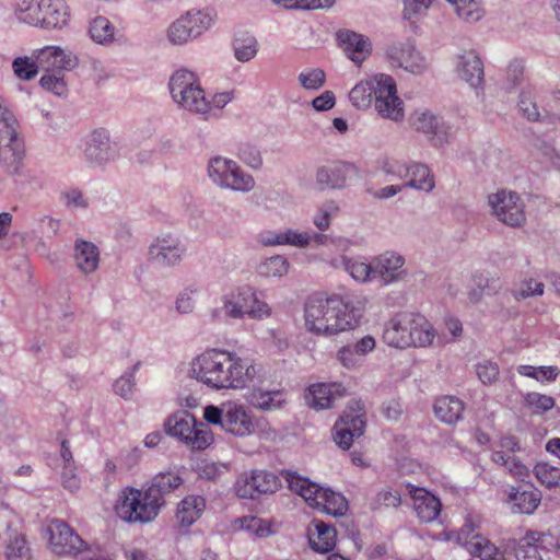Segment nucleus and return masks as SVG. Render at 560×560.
I'll return each instance as SVG.
<instances>
[{
	"instance_id": "obj_34",
	"label": "nucleus",
	"mask_w": 560,
	"mask_h": 560,
	"mask_svg": "<svg viewBox=\"0 0 560 560\" xmlns=\"http://www.w3.org/2000/svg\"><path fill=\"white\" fill-rule=\"evenodd\" d=\"M206 500L201 495H187L177 506L176 518L182 527L188 528L203 513Z\"/></svg>"
},
{
	"instance_id": "obj_57",
	"label": "nucleus",
	"mask_w": 560,
	"mask_h": 560,
	"mask_svg": "<svg viewBox=\"0 0 560 560\" xmlns=\"http://www.w3.org/2000/svg\"><path fill=\"white\" fill-rule=\"evenodd\" d=\"M325 72L322 69H308L302 71L298 80L305 90H319L325 84Z\"/></svg>"
},
{
	"instance_id": "obj_31",
	"label": "nucleus",
	"mask_w": 560,
	"mask_h": 560,
	"mask_svg": "<svg viewBox=\"0 0 560 560\" xmlns=\"http://www.w3.org/2000/svg\"><path fill=\"white\" fill-rule=\"evenodd\" d=\"M73 259L82 273L90 275L98 268L100 250L94 243L78 238L73 246Z\"/></svg>"
},
{
	"instance_id": "obj_26",
	"label": "nucleus",
	"mask_w": 560,
	"mask_h": 560,
	"mask_svg": "<svg viewBox=\"0 0 560 560\" xmlns=\"http://www.w3.org/2000/svg\"><path fill=\"white\" fill-rule=\"evenodd\" d=\"M346 388L339 383H318L308 387L306 404L314 409L331 408L335 400L343 396Z\"/></svg>"
},
{
	"instance_id": "obj_48",
	"label": "nucleus",
	"mask_w": 560,
	"mask_h": 560,
	"mask_svg": "<svg viewBox=\"0 0 560 560\" xmlns=\"http://www.w3.org/2000/svg\"><path fill=\"white\" fill-rule=\"evenodd\" d=\"M524 406L536 413H544L551 410L556 400L553 397L537 392H528L523 395Z\"/></svg>"
},
{
	"instance_id": "obj_11",
	"label": "nucleus",
	"mask_w": 560,
	"mask_h": 560,
	"mask_svg": "<svg viewBox=\"0 0 560 560\" xmlns=\"http://www.w3.org/2000/svg\"><path fill=\"white\" fill-rule=\"evenodd\" d=\"M281 487L280 478L272 471L252 469L242 472L234 483V491L241 499L257 500L275 493Z\"/></svg>"
},
{
	"instance_id": "obj_40",
	"label": "nucleus",
	"mask_w": 560,
	"mask_h": 560,
	"mask_svg": "<svg viewBox=\"0 0 560 560\" xmlns=\"http://www.w3.org/2000/svg\"><path fill=\"white\" fill-rule=\"evenodd\" d=\"M313 523L316 535L310 537L311 547L322 553L331 551L336 546V529L322 521L315 520Z\"/></svg>"
},
{
	"instance_id": "obj_14",
	"label": "nucleus",
	"mask_w": 560,
	"mask_h": 560,
	"mask_svg": "<svg viewBox=\"0 0 560 560\" xmlns=\"http://www.w3.org/2000/svg\"><path fill=\"white\" fill-rule=\"evenodd\" d=\"M411 127L425 135L434 147H443L452 138V127L430 109H417L410 117Z\"/></svg>"
},
{
	"instance_id": "obj_55",
	"label": "nucleus",
	"mask_w": 560,
	"mask_h": 560,
	"mask_svg": "<svg viewBox=\"0 0 560 560\" xmlns=\"http://www.w3.org/2000/svg\"><path fill=\"white\" fill-rule=\"evenodd\" d=\"M40 86L58 96L66 94L67 84L61 75V71L46 72L39 80Z\"/></svg>"
},
{
	"instance_id": "obj_18",
	"label": "nucleus",
	"mask_w": 560,
	"mask_h": 560,
	"mask_svg": "<svg viewBox=\"0 0 560 560\" xmlns=\"http://www.w3.org/2000/svg\"><path fill=\"white\" fill-rule=\"evenodd\" d=\"M375 281L381 285H389L402 280L407 276L406 259L402 255L387 250L372 258Z\"/></svg>"
},
{
	"instance_id": "obj_39",
	"label": "nucleus",
	"mask_w": 560,
	"mask_h": 560,
	"mask_svg": "<svg viewBox=\"0 0 560 560\" xmlns=\"http://www.w3.org/2000/svg\"><path fill=\"white\" fill-rule=\"evenodd\" d=\"M341 266L358 282L369 283L375 281L372 259L366 261L361 257H341Z\"/></svg>"
},
{
	"instance_id": "obj_8",
	"label": "nucleus",
	"mask_w": 560,
	"mask_h": 560,
	"mask_svg": "<svg viewBox=\"0 0 560 560\" xmlns=\"http://www.w3.org/2000/svg\"><path fill=\"white\" fill-rule=\"evenodd\" d=\"M208 176L211 182L222 189L248 192L254 189L256 182L235 161L214 156L208 162Z\"/></svg>"
},
{
	"instance_id": "obj_58",
	"label": "nucleus",
	"mask_w": 560,
	"mask_h": 560,
	"mask_svg": "<svg viewBox=\"0 0 560 560\" xmlns=\"http://www.w3.org/2000/svg\"><path fill=\"white\" fill-rule=\"evenodd\" d=\"M238 159L254 170H259L262 165V158L257 147L250 143H243L238 147Z\"/></svg>"
},
{
	"instance_id": "obj_4",
	"label": "nucleus",
	"mask_w": 560,
	"mask_h": 560,
	"mask_svg": "<svg viewBox=\"0 0 560 560\" xmlns=\"http://www.w3.org/2000/svg\"><path fill=\"white\" fill-rule=\"evenodd\" d=\"M271 310L269 305L259 300L256 291L249 287H240L223 298V305L211 312L214 322L226 319H242L248 316L252 319L261 320L269 317Z\"/></svg>"
},
{
	"instance_id": "obj_51",
	"label": "nucleus",
	"mask_w": 560,
	"mask_h": 560,
	"mask_svg": "<svg viewBox=\"0 0 560 560\" xmlns=\"http://www.w3.org/2000/svg\"><path fill=\"white\" fill-rule=\"evenodd\" d=\"M401 503L400 493L392 488L380 490L375 497L370 500V508L373 511L382 508H397Z\"/></svg>"
},
{
	"instance_id": "obj_24",
	"label": "nucleus",
	"mask_w": 560,
	"mask_h": 560,
	"mask_svg": "<svg viewBox=\"0 0 560 560\" xmlns=\"http://www.w3.org/2000/svg\"><path fill=\"white\" fill-rule=\"evenodd\" d=\"M281 475L290 490L301 495L311 506L319 509V501L326 495V489L291 470H283Z\"/></svg>"
},
{
	"instance_id": "obj_54",
	"label": "nucleus",
	"mask_w": 560,
	"mask_h": 560,
	"mask_svg": "<svg viewBox=\"0 0 560 560\" xmlns=\"http://www.w3.org/2000/svg\"><path fill=\"white\" fill-rule=\"evenodd\" d=\"M518 108L524 117L529 121H538L540 113L534 101V92L532 89H524L520 94Z\"/></svg>"
},
{
	"instance_id": "obj_3",
	"label": "nucleus",
	"mask_w": 560,
	"mask_h": 560,
	"mask_svg": "<svg viewBox=\"0 0 560 560\" xmlns=\"http://www.w3.org/2000/svg\"><path fill=\"white\" fill-rule=\"evenodd\" d=\"M434 338L432 325L419 313H397L384 325L383 341L393 348L427 347Z\"/></svg>"
},
{
	"instance_id": "obj_53",
	"label": "nucleus",
	"mask_w": 560,
	"mask_h": 560,
	"mask_svg": "<svg viewBox=\"0 0 560 560\" xmlns=\"http://www.w3.org/2000/svg\"><path fill=\"white\" fill-rule=\"evenodd\" d=\"M534 474L538 481L547 488H553L560 483V468L548 463H538L534 468Z\"/></svg>"
},
{
	"instance_id": "obj_47",
	"label": "nucleus",
	"mask_w": 560,
	"mask_h": 560,
	"mask_svg": "<svg viewBox=\"0 0 560 560\" xmlns=\"http://www.w3.org/2000/svg\"><path fill=\"white\" fill-rule=\"evenodd\" d=\"M12 70L14 75L21 81H31L39 72V66L32 57H16L12 61Z\"/></svg>"
},
{
	"instance_id": "obj_30",
	"label": "nucleus",
	"mask_w": 560,
	"mask_h": 560,
	"mask_svg": "<svg viewBox=\"0 0 560 560\" xmlns=\"http://www.w3.org/2000/svg\"><path fill=\"white\" fill-rule=\"evenodd\" d=\"M456 69L459 77L472 88H478L483 82V63L475 50L460 55Z\"/></svg>"
},
{
	"instance_id": "obj_38",
	"label": "nucleus",
	"mask_w": 560,
	"mask_h": 560,
	"mask_svg": "<svg viewBox=\"0 0 560 560\" xmlns=\"http://www.w3.org/2000/svg\"><path fill=\"white\" fill-rule=\"evenodd\" d=\"M312 240V235L307 232H296L294 230H285L279 233H268L261 236V243L267 246L275 245H293L298 247H306Z\"/></svg>"
},
{
	"instance_id": "obj_32",
	"label": "nucleus",
	"mask_w": 560,
	"mask_h": 560,
	"mask_svg": "<svg viewBox=\"0 0 560 560\" xmlns=\"http://www.w3.org/2000/svg\"><path fill=\"white\" fill-rule=\"evenodd\" d=\"M508 501L512 503V511L521 514H532L538 508L541 501L539 490H523L511 487L508 492Z\"/></svg>"
},
{
	"instance_id": "obj_45",
	"label": "nucleus",
	"mask_w": 560,
	"mask_h": 560,
	"mask_svg": "<svg viewBox=\"0 0 560 560\" xmlns=\"http://www.w3.org/2000/svg\"><path fill=\"white\" fill-rule=\"evenodd\" d=\"M455 7L457 15L467 22H478L485 11L481 0H446Z\"/></svg>"
},
{
	"instance_id": "obj_17",
	"label": "nucleus",
	"mask_w": 560,
	"mask_h": 560,
	"mask_svg": "<svg viewBox=\"0 0 560 560\" xmlns=\"http://www.w3.org/2000/svg\"><path fill=\"white\" fill-rule=\"evenodd\" d=\"M49 544L59 556H77L86 549V542L63 521L54 520L47 527Z\"/></svg>"
},
{
	"instance_id": "obj_15",
	"label": "nucleus",
	"mask_w": 560,
	"mask_h": 560,
	"mask_svg": "<svg viewBox=\"0 0 560 560\" xmlns=\"http://www.w3.org/2000/svg\"><path fill=\"white\" fill-rule=\"evenodd\" d=\"M365 413L360 401H354L353 406H349L348 410L336 421L334 425V441L336 444L348 450L352 445L355 438H360L364 433L366 425Z\"/></svg>"
},
{
	"instance_id": "obj_61",
	"label": "nucleus",
	"mask_w": 560,
	"mask_h": 560,
	"mask_svg": "<svg viewBox=\"0 0 560 560\" xmlns=\"http://www.w3.org/2000/svg\"><path fill=\"white\" fill-rule=\"evenodd\" d=\"M476 373L482 384L490 385L497 382L500 371L495 362L482 361L476 365Z\"/></svg>"
},
{
	"instance_id": "obj_20",
	"label": "nucleus",
	"mask_w": 560,
	"mask_h": 560,
	"mask_svg": "<svg viewBox=\"0 0 560 560\" xmlns=\"http://www.w3.org/2000/svg\"><path fill=\"white\" fill-rule=\"evenodd\" d=\"M355 173L357 168L350 163L331 162L317 167L315 182L320 190L341 189Z\"/></svg>"
},
{
	"instance_id": "obj_49",
	"label": "nucleus",
	"mask_w": 560,
	"mask_h": 560,
	"mask_svg": "<svg viewBox=\"0 0 560 560\" xmlns=\"http://www.w3.org/2000/svg\"><path fill=\"white\" fill-rule=\"evenodd\" d=\"M319 502V508L327 514L334 516L343 515L348 509L345 497L329 489H326V495Z\"/></svg>"
},
{
	"instance_id": "obj_37",
	"label": "nucleus",
	"mask_w": 560,
	"mask_h": 560,
	"mask_svg": "<svg viewBox=\"0 0 560 560\" xmlns=\"http://www.w3.org/2000/svg\"><path fill=\"white\" fill-rule=\"evenodd\" d=\"M407 170L408 182L404 185V187H410L425 192H429L434 188V177L427 165L412 162L408 164Z\"/></svg>"
},
{
	"instance_id": "obj_44",
	"label": "nucleus",
	"mask_w": 560,
	"mask_h": 560,
	"mask_svg": "<svg viewBox=\"0 0 560 560\" xmlns=\"http://www.w3.org/2000/svg\"><path fill=\"white\" fill-rule=\"evenodd\" d=\"M39 0H13L12 8L20 22L32 26H38L39 20Z\"/></svg>"
},
{
	"instance_id": "obj_64",
	"label": "nucleus",
	"mask_w": 560,
	"mask_h": 560,
	"mask_svg": "<svg viewBox=\"0 0 560 560\" xmlns=\"http://www.w3.org/2000/svg\"><path fill=\"white\" fill-rule=\"evenodd\" d=\"M359 355L352 346H343L337 352L338 361L347 369H353L359 365Z\"/></svg>"
},
{
	"instance_id": "obj_5",
	"label": "nucleus",
	"mask_w": 560,
	"mask_h": 560,
	"mask_svg": "<svg viewBox=\"0 0 560 560\" xmlns=\"http://www.w3.org/2000/svg\"><path fill=\"white\" fill-rule=\"evenodd\" d=\"M168 88L173 101L180 109L203 117L210 113V102L195 72L185 68L176 70L171 75Z\"/></svg>"
},
{
	"instance_id": "obj_52",
	"label": "nucleus",
	"mask_w": 560,
	"mask_h": 560,
	"mask_svg": "<svg viewBox=\"0 0 560 560\" xmlns=\"http://www.w3.org/2000/svg\"><path fill=\"white\" fill-rule=\"evenodd\" d=\"M338 211V203L335 200H327L317 208L313 223L318 230L325 231L330 226V220Z\"/></svg>"
},
{
	"instance_id": "obj_19",
	"label": "nucleus",
	"mask_w": 560,
	"mask_h": 560,
	"mask_svg": "<svg viewBox=\"0 0 560 560\" xmlns=\"http://www.w3.org/2000/svg\"><path fill=\"white\" fill-rule=\"evenodd\" d=\"M386 57L392 67L404 68L413 74H419L427 68L425 59L410 42L390 45Z\"/></svg>"
},
{
	"instance_id": "obj_56",
	"label": "nucleus",
	"mask_w": 560,
	"mask_h": 560,
	"mask_svg": "<svg viewBox=\"0 0 560 560\" xmlns=\"http://www.w3.org/2000/svg\"><path fill=\"white\" fill-rule=\"evenodd\" d=\"M140 368V362H137L130 371L126 372L114 383V390L122 398H129L135 388V374Z\"/></svg>"
},
{
	"instance_id": "obj_7",
	"label": "nucleus",
	"mask_w": 560,
	"mask_h": 560,
	"mask_svg": "<svg viewBox=\"0 0 560 560\" xmlns=\"http://www.w3.org/2000/svg\"><path fill=\"white\" fill-rule=\"evenodd\" d=\"M25 139L19 121L0 126V168L9 176H23L25 170Z\"/></svg>"
},
{
	"instance_id": "obj_12",
	"label": "nucleus",
	"mask_w": 560,
	"mask_h": 560,
	"mask_svg": "<svg viewBox=\"0 0 560 560\" xmlns=\"http://www.w3.org/2000/svg\"><path fill=\"white\" fill-rule=\"evenodd\" d=\"M213 23L207 11H188L167 28V38L173 45H184L203 34Z\"/></svg>"
},
{
	"instance_id": "obj_43",
	"label": "nucleus",
	"mask_w": 560,
	"mask_h": 560,
	"mask_svg": "<svg viewBox=\"0 0 560 560\" xmlns=\"http://www.w3.org/2000/svg\"><path fill=\"white\" fill-rule=\"evenodd\" d=\"M235 58L241 62L252 60L258 52V42L255 36L248 33H238L233 40Z\"/></svg>"
},
{
	"instance_id": "obj_42",
	"label": "nucleus",
	"mask_w": 560,
	"mask_h": 560,
	"mask_svg": "<svg viewBox=\"0 0 560 560\" xmlns=\"http://www.w3.org/2000/svg\"><path fill=\"white\" fill-rule=\"evenodd\" d=\"M540 534L535 532L527 533L522 537L514 549L517 560H542L538 541Z\"/></svg>"
},
{
	"instance_id": "obj_27",
	"label": "nucleus",
	"mask_w": 560,
	"mask_h": 560,
	"mask_svg": "<svg viewBox=\"0 0 560 560\" xmlns=\"http://www.w3.org/2000/svg\"><path fill=\"white\" fill-rule=\"evenodd\" d=\"M257 375L254 377L253 383L247 387H252L246 395V400L250 406L262 411H271L280 409L285 404L284 394L279 389H262L257 386Z\"/></svg>"
},
{
	"instance_id": "obj_21",
	"label": "nucleus",
	"mask_w": 560,
	"mask_h": 560,
	"mask_svg": "<svg viewBox=\"0 0 560 560\" xmlns=\"http://www.w3.org/2000/svg\"><path fill=\"white\" fill-rule=\"evenodd\" d=\"M33 58L39 66V71L56 72L71 70L78 65V58L71 52L57 46H46L33 52Z\"/></svg>"
},
{
	"instance_id": "obj_36",
	"label": "nucleus",
	"mask_w": 560,
	"mask_h": 560,
	"mask_svg": "<svg viewBox=\"0 0 560 560\" xmlns=\"http://www.w3.org/2000/svg\"><path fill=\"white\" fill-rule=\"evenodd\" d=\"M464 402L455 396H443L435 400L434 413L443 422L454 424L462 419Z\"/></svg>"
},
{
	"instance_id": "obj_46",
	"label": "nucleus",
	"mask_w": 560,
	"mask_h": 560,
	"mask_svg": "<svg viewBox=\"0 0 560 560\" xmlns=\"http://www.w3.org/2000/svg\"><path fill=\"white\" fill-rule=\"evenodd\" d=\"M477 538L468 551L472 557L481 560H505L504 553L485 536H475Z\"/></svg>"
},
{
	"instance_id": "obj_22",
	"label": "nucleus",
	"mask_w": 560,
	"mask_h": 560,
	"mask_svg": "<svg viewBox=\"0 0 560 560\" xmlns=\"http://www.w3.org/2000/svg\"><path fill=\"white\" fill-rule=\"evenodd\" d=\"M84 155L90 163L102 165L115 156L109 133L105 129L93 130L85 139Z\"/></svg>"
},
{
	"instance_id": "obj_59",
	"label": "nucleus",
	"mask_w": 560,
	"mask_h": 560,
	"mask_svg": "<svg viewBox=\"0 0 560 560\" xmlns=\"http://www.w3.org/2000/svg\"><path fill=\"white\" fill-rule=\"evenodd\" d=\"M241 527L258 537H267L272 533L269 524L256 516L241 518Z\"/></svg>"
},
{
	"instance_id": "obj_10",
	"label": "nucleus",
	"mask_w": 560,
	"mask_h": 560,
	"mask_svg": "<svg viewBox=\"0 0 560 560\" xmlns=\"http://www.w3.org/2000/svg\"><path fill=\"white\" fill-rule=\"evenodd\" d=\"M165 431L194 450H205L213 440L208 425L203 422H198L187 411H179L170 416L165 422Z\"/></svg>"
},
{
	"instance_id": "obj_6",
	"label": "nucleus",
	"mask_w": 560,
	"mask_h": 560,
	"mask_svg": "<svg viewBox=\"0 0 560 560\" xmlns=\"http://www.w3.org/2000/svg\"><path fill=\"white\" fill-rule=\"evenodd\" d=\"M160 499H156L147 489L144 491L127 487L115 505L119 518L128 523H149L153 521L162 509Z\"/></svg>"
},
{
	"instance_id": "obj_29",
	"label": "nucleus",
	"mask_w": 560,
	"mask_h": 560,
	"mask_svg": "<svg viewBox=\"0 0 560 560\" xmlns=\"http://www.w3.org/2000/svg\"><path fill=\"white\" fill-rule=\"evenodd\" d=\"M413 499V509L420 521L430 523L434 521L441 512V502L439 498L422 488L410 490Z\"/></svg>"
},
{
	"instance_id": "obj_33",
	"label": "nucleus",
	"mask_w": 560,
	"mask_h": 560,
	"mask_svg": "<svg viewBox=\"0 0 560 560\" xmlns=\"http://www.w3.org/2000/svg\"><path fill=\"white\" fill-rule=\"evenodd\" d=\"M378 74L368 80L358 82L349 92V101L358 109H368L372 105L373 97H376L378 89Z\"/></svg>"
},
{
	"instance_id": "obj_23",
	"label": "nucleus",
	"mask_w": 560,
	"mask_h": 560,
	"mask_svg": "<svg viewBox=\"0 0 560 560\" xmlns=\"http://www.w3.org/2000/svg\"><path fill=\"white\" fill-rule=\"evenodd\" d=\"M224 411L223 430L238 436L250 434L253 422L246 407L228 401L224 404Z\"/></svg>"
},
{
	"instance_id": "obj_60",
	"label": "nucleus",
	"mask_w": 560,
	"mask_h": 560,
	"mask_svg": "<svg viewBox=\"0 0 560 560\" xmlns=\"http://www.w3.org/2000/svg\"><path fill=\"white\" fill-rule=\"evenodd\" d=\"M476 529L477 527L471 518H467L463 527L455 533L456 541L465 547L467 551H469L471 545L476 542L477 538H475V536H482Z\"/></svg>"
},
{
	"instance_id": "obj_50",
	"label": "nucleus",
	"mask_w": 560,
	"mask_h": 560,
	"mask_svg": "<svg viewBox=\"0 0 560 560\" xmlns=\"http://www.w3.org/2000/svg\"><path fill=\"white\" fill-rule=\"evenodd\" d=\"M289 270V262L285 257L276 255L267 258L258 267L259 275L264 277H282Z\"/></svg>"
},
{
	"instance_id": "obj_1",
	"label": "nucleus",
	"mask_w": 560,
	"mask_h": 560,
	"mask_svg": "<svg viewBox=\"0 0 560 560\" xmlns=\"http://www.w3.org/2000/svg\"><path fill=\"white\" fill-rule=\"evenodd\" d=\"M363 313V302L354 296H311L304 305V325L316 336L332 337L355 329Z\"/></svg>"
},
{
	"instance_id": "obj_2",
	"label": "nucleus",
	"mask_w": 560,
	"mask_h": 560,
	"mask_svg": "<svg viewBox=\"0 0 560 560\" xmlns=\"http://www.w3.org/2000/svg\"><path fill=\"white\" fill-rule=\"evenodd\" d=\"M260 368L247 364L235 352L208 349L196 357L190 365V375L214 389H242L253 383Z\"/></svg>"
},
{
	"instance_id": "obj_63",
	"label": "nucleus",
	"mask_w": 560,
	"mask_h": 560,
	"mask_svg": "<svg viewBox=\"0 0 560 560\" xmlns=\"http://www.w3.org/2000/svg\"><path fill=\"white\" fill-rule=\"evenodd\" d=\"M544 287L545 285L542 282L533 280V279H528V280H524L520 284L518 289H516L514 291L513 294L516 300L526 299L529 296L542 295Z\"/></svg>"
},
{
	"instance_id": "obj_41",
	"label": "nucleus",
	"mask_w": 560,
	"mask_h": 560,
	"mask_svg": "<svg viewBox=\"0 0 560 560\" xmlns=\"http://www.w3.org/2000/svg\"><path fill=\"white\" fill-rule=\"evenodd\" d=\"M115 26L105 16H96L89 26V34L93 42L100 45H110L115 40Z\"/></svg>"
},
{
	"instance_id": "obj_13",
	"label": "nucleus",
	"mask_w": 560,
	"mask_h": 560,
	"mask_svg": "<svg viewBox=\"0 0 560 560\" xmlns=\"http://www.w3.org/2000/svg\"><path fill=\"white\" fill-rule=\"evenodd\" d=\"M186 254V244L173 234L158 236L148 248L149 260L163 268L179 266Z\"/></svg>"
},
{
	"instance_id": "obj_35",
	"label": "nucleus",
	"mask_w": 560,
	"mask_h": 560,
	"mask_svg": "<svg viewBox=\"0 0 560 560\" xmlns=\"http://www.w3.org/2000/svg\"><path fill=\"white\" fill-rule=\"evenodd\" d=\"M183 483V478L175 471H164L155 475L147 490L160 499L162 506L165 504V497L176 490Z\"/></svg>"
},
{
	"instance_id": "obj_25",
	"label": "nucleus",
	"mask_w": 560,
	"mask_h": 560,
	"mask_svg": "<svg viewBox=\"0 0 560 560\" xmlns=\"http://www.w3.org/2000/svg\"><path fill=\"white\" fill-rule=\"evenodd\" d=\"M337 39L346 55L358 66L371 54V42L362 34L349 30L339 31Z\"/></svg>"
},
{
	"instance_id": "obj_16",
	"label": "nucleus",
	"mask_w": 560,
	"mask_h": 560,
	"mask_svg": "<svg viewBox=\"0 0 560 560\" xmlns=\"http://www.w3.org/2000/svg\"><path fill=\"white\" fill-rule=\"evenodd\" d=\"M380 86L376 91L374 107L377 114L385 119L400 121L405 116L404 102L397 95L395 80L384 73L378 74Z\"/></svg>"
},
{
	"instance_id": "obj_28",
	"label": "nucleus",
	"mask_w": 560,
	"mask_h": 560,
	"mask_svg": "<svg viewBox=\"0 0 560 560\" xmlns=\"http://www.w3.org/2000/svg\"><path fill=\"white\" fill-rule=\"evenodd\" d=\"M39 27L60 28L67 24L69 10L65 0H39Z\"/></svg>"
},
{
	"instance_id": "obj_62",
	"label": "nucleus",
	"mask_w": 560,
	"mask_h": 560,
	"mask_svg": "<svg viewBox=\"0 0 560 560\" xmlns=\"http://www.w3.org/2000/svg\"><path fill=\"white\" fill-rule=\"evenodd\" d=\"M433 0H404V18L413 20L423 15Z\"/></svg>"
},
{
	"instance_id": "obj_9",
	"label": "nucleus",
	"mask_w": 560,
	"mask_h": 560,
	"mask_svg": "<svg viewBox=\"0 0 560 560\" xmlns=\"http://www.w3.org/2000/svg\"><path fill=\"white\" fill-rule=\"evenodd\" d=\"M487 206L490 215L509 228H522L527 221L525 202L514 190L502 188L489 194Z\"/></svg>"
}]
</instances>
